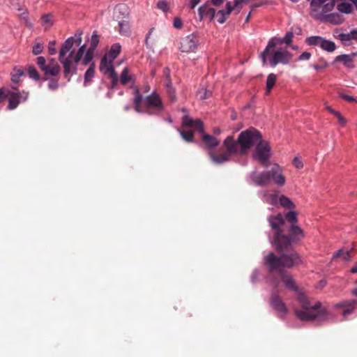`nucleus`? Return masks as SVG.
<instances>
[{
    "label": "nucleus",
    "instance_id": "obj_47",
    "mask_svg": "<svg viewBox=\"0 0 357 357\" xmlns=\"http://www.w3.org/2000/svg\"><path fill=\"white\" fill-rule=\"evenodd\" d=\"M116 12H119L123 16H127L129 14L128 8L125 4H119L115 8Z\"/></svg>",
    "mask_w": 357,
    "mask_h": 357
},
{
    "label": "nucleus",
    "instance_id": "obj_3",
    "mask_svg": "<svg viewBox=\"0 0 357 357\" xmlns=\"http://www.w3.org/2000/svg\"><path fill=\"white\" fill-rule=\"evenodd\" d=\"M133 94L134 109L138 114L155 116H160L163 114L165 105L160 96L155 91L143 97L139 88L135 87Z\"/></svg>",
    "mask_w": 357,
    "mask_h": 357
},
{
    "label": "nucleus",
    "instance_id": "obj_49",
    "mask_svg": "<svg viewBox=\"0 0 357 357\" xmlns=\"http://www.w3.org/2000/svg\"><path fill=\"white\" fill-rule=\"evenodd\" d=\"M59 88V82L55 79H49L48 89L52 91H55Z\"/></svg>",
    "mask_w": 357,
    "mask_h": 357
},
{
    "label": "nucleus",
    "instance_id": "obj_18",
    "mask_svg": "<svg viewBox=\"0 0 357 357\" xmlns=\"http://www.w3.org/2000/svg\"><path fill=\"white\" fill-rule=\"evenodd\" d=\"M269 172L270 181L273 180L275 183L282 186L285 183V178L282 174V169L278 164H274L273 167L268 171Z\"/></svg>",
    "mask_w": 357,
    "mask_h": 357
},
{
    "label": "nucleus",
    "instance_id": "obj_29",
    "mask_svg": "<svg viewBox=\"0 0 357 357\" xmlns=\"http://www.w3.org/2000/svg\"><path fill=\"white\" fill-rule=\"evenodd\" d=\"M121 50V46L120 43H116L113 44L110 50L107 53H106L104 56L109 59L110 61H114V60L119 56Z\"/></svg>",
    "mask_w": 357,
    "mask_h": 357
},
{
    "label": "nucleus",
    "instance_id": "obj_30",
    "mask_svg": "<svg viewBox=\"0 0 357 357\" xmlns=\"http://www.w3.org/2000/svg\"><path fill=\"white\" fill-rule=\"evenodd\" d=\"M280 276L287 288L292 291L297 290V287L295 284L293 278L291 275H287L286 272L284 271L282 273L280 274Z\"/></svg>",
    "mask_w": 357,
    "mask_h": 357
},
{
    "label": "nucleus",
    "instance_id": "obj_10",
    "mask_svg": "<svg viewBox=\"0 0 357 357\" xmlns=\"http://www.w3.org/2000/svg\"><path fill=\"white\" fill-rule=\"evenodd\" d=\"M357 305V301L354 299L341 301L333 305V308L336 310H341L342 319L344 321L349 319V317L354 313V310Z\"/></svg>",
    "mask_w": 357,
    "mask_h": 357
},
{
    "label": "nucleus",
    "instance_id": "obj_31",
    "mask_svg": "<svg viewBox=\"0 0 357 357\" xmlns=\"http://www.w3.org/2000/svg\"><path fill=\"white\" fill-rule=\"evenodd\" d=\"M95 63H91L89 68L86 70L84 76V86H87L93 82V79L95 76Z\"/></svg>",
    "mask_w": 357,
    "mask_h": 357
},
{
    "label": "nucleus",
    "instance_id": "obj_28",
    "mask_svg": "<svg viewBox=\"0 0 357 357\" xmlns=\"http://www.w3.org/2000/svg\"><path fill=\"white\" fill-rule=\"evenodd\" d=\"M225 149H226L225 147ZM227 150V149H225ZM231 154H229L227 151H226V153H222V154H220V155H215L213 153H211L209 156H210V158L211 160L213 161V163L216 164V165H221V164H223L226 162H228L229 160V155Z\"/></svg>",
    "mask_w": 357,
    "mask_h": 357
},
{
    "label": "nucleus",
    "instance_id": "obj_5",
    "mask_svg": "<svg viewBox=\"0 0 357 357\" xmlns=\"http://www.w3.org/2000/svg\"><path fill=\"white\" fill-rule=\"evenodd\" d=\"M268 221L271 227L275 230V233L271 243L275 246L278 252L288 250L292 247V242L289 236H287L281 229V226L284 224V219L281 213L275 215H270Z\"/></svg>",
    "mask_w": 357,
    "mask_h": 357
},
{
    "label": "nucleus",
    "instance_id": "obj_55",
    "mask_svg": "<svg viewBox=\"0 0 357 357\" xmlns=\"http://www.w3.org/2000/svg\"><path fill=\"white\" fill-rule=\"evenodd\" d=\"M259 275V272L258 269H257V268L254 269L252 273V275H251L252 283L255 284L257 282Z\"/></svg>",
    "mask_w": 357,
    "mask_h": 357
},
{
    "label": "nucleus",
    "instance_id": "obj_1",
    "mask_svg": "<svg viewBox=\"0 0 357 357\" xmlns=\"http://www.w3.org/2000/svg\"><path fill=\"white\" fill-rule=\"evenodd\" d=\"M255 145L252 158L264 167L269 165L271 148L269 142L262 139L261 132L251 127L242 131L236 139L229 135L223 141V146L229 154L246 155L252 147Z\"/></svg>",
    "mask_w": 357,
    "mask_h": 357
},
{
    "label": "nucleus",
    "instance_id": "obj_48",
    "mask_svg": "<svg viewBox=\"0 0 357 357\" xmlns=\"http://www.w3.org/2000/svg\"><path fill=\"white\" fill-rule=\"evenodd\" d=\"M43 49H44L43 43H37L33 46L32 53L34 55H38L43 52Z\"/></svg>",
    "mask_w": 357,
    "mask_h": 357
},
{
    "label": "nucleus",
    "instance_id": "obj_57",
    "mask_svg": "<svg viewBox=\"0 0 357 357\" xmlns=\"http://www.w3.org/2000/svg\"><path fill=\"white\" fill-rule=\"evenodd\" d=\"M340 96L342 99H344V100H347V101H348V102H357V99H356V98H354V96H351L347 95V94L341 93V94L340 95Z\"/></svg>",
    "mask_w": 357,
    "mask_h": 357
},
{
    "label": "nucleus",
    "instance_id": "obj_9",
    "mask_svg": "<svg viewBox=\"0 0 357 357\" xmlns=\"http://www.w3.org/2000/svg\"><path fill=\"white\" fill-rule=\"evenodd\" d=\"M263 264L270 273H278L279 275L284 271L281 255L278 257L273 252H269L263 257Z\"/></svg>",
    "mask_w": 357,
    "mask_h": 357
},
{
    "label": "nucleus",
    "instance_id": "obj_4",
    "mask_svg": "<svg viewBox=\"0 0 357 357\" xmlns=\"http://www.w3.org/2000/svg\"><path fill=\"white\" fill-rule=\"evenodd\" d=\"M298 301L302 310L295 311L296 316L301 321L314 320L321 324L330 318V313L326 307H322L321 303L317 301L312 305L307 298L303 294L298 295Z\"/></svg>",
    "mask_w": 357,
    "mask_h": 357
},
{
    "label": "nucleus",
    "instance_id": "obj_23",
    "mask_svg": "<svg viewBox=\"0 0 357 357\" xmlns=\"http://www.w3.org/2000/svg\"><path fill=\"white\" fill-rule=\"evenodd\" d=\"M216 15V10L214 8L209 7L206 4L202 5L198 8V15L199 20L202 21L204 17H208L211 22Z\"/></svg>",
    "mask_w": 357,
    "mask_h": 357
},
{
    "label": "nucleus",
    "instance_id": "obj_32",
    "mask_svg": "<svg viewBox=\"0 0 357 357\" xmlns=\"http://www.w3.org/2000/svg\"><path fill=\"white\" fill-rule=\"evenodd\" d=\"M113 61H110L107 57L104 56L101 59L99 69L105 75L108 73V70H111L113 67Z\"/></svg>",
    "mask_w": 357,
    "mask_h": 357
},
{
    "label": "nucleus",
    "instance_id": "obj_51",
    "mask_svg": "<svg viewBox=\"0 0 357 357\" xmlns=\"http://www.w3.org/2000/svg\"><path fill=\"white\" fill-rule=\"evenodd\" d=\"M292 163L294 165V167L298 169H301L303 167V161L298 157H295L292 160Z\"/></svg>",
    "mask_w": 357,
    "mask_h": 357
},
{
    "label": "nucleus",
    "instance_id": "obj_39",
    "mask_svg": "<svg viewBox=\"0 0 357 357\" xmlns=\"http://www.w3.org/2000/svg\"><path fill=\"white\" fill-rule=\"evenodd\" d=\"M196 96L199 100H204L212 96V92L204 87H202L197 90Z\"/></svg>",
    "mask_w": 357,
    "mask_h": 357
},
{
    "label": "nucleus",
    "instance_id": "obj_34",
    "mask_svg": "<svg viewBox=\"0 0 357 357\" xmlns=\"http://www.w3.org/2000/svg\"><path fill=\"white\" fill-rule=\"evenodd\" d=\"M18 10L21 12L19 16L20 19L24 21L25 26L28 28L31 29L33 27V24L29 21V13L27 9L23 8L20 6L18 8Z\"/></svg>",
    "mask_w": 357,
    "mask_h": 357
},
{
    "label": "nucleus",
    "instance_id": "obj_56",
    "mask_svg": "<svg viewBox=\"0 0 357 357\" xmlns=\"http://www.w3.org/2000/svg\"><path fill=\"white\" fill-rule=\"evenodd\" d=\"M107 74H109V78L111 79V80L119 79V77L116 72L115 71L114 67H112L111 70H108Z\"/></svg>",
    "mask_w": 357,
    "mask_h": 357
},
{
    "label": "nucleus",
    "instance_id": "obj_14",
    "mask_svg": "<svg viewBox=\"0 0 357 357\" xmlns=\"http://www.w3.org/2000/svg\"><path fill=\"white\" fill-rule=\"evenodd\" d=\"M36 60L38 66L44 72L45 75L55 77L60 73L61 69L58 63H55L53 66L46 64V59L42 56H38Z\"/></svg>",
    "mask_w": 357,
    "mask_h": 357
},
{
    "label": "nucleus",
    "instance_id": "obj_58",
    "mask_svg": "<svg viewBox=\"0 0 357 357\" xmlns=\"http://www.w3.org/2000/svg\"><path fill=\"white\" fill-rule=\"evenodd\" d=\"M13 73H14L15 75L19 76V77H22L23 75H24V70H22V68H17V67H15L13 70Z\"/></svg>",
    "mask_w": 357,
    "mask_h": 357
},
{
    "label": "nucleus",
    "instance_id": "obj_38",
    "mask_svg": "<svg viewBox=\"0 0 357 357\" xmlns=\"http://www.w3.org/2000/svg\"><path fill=\"white\" fill-rule=\"evenodd\" d=\"M337 9L340 13L344 14H349L353 10L351 4L348 2H342L337 4Z\"/></svg>",
    "mask_w": 357,
    "mask_h": 357
},
{
    "label": "nucleus",
    "instance_id": "obj_45",
    "mask_svg": "<svg viewBox=\"0 0 357 357\" xmlns=\"http://www.w3.org/2000/svg\"><path fill=\"white\" fill-rule=\"evenodd\" d=\"M99 43V36L96 31H93L91 38L90 45L88 49L94 51Z\"/></svg>",
    "mask_w": 357,
    "mask_h": 357
},
{
    "label": "nucleus",
    "instance_id": "obj_17",
    "mask_svg": "<svg viewBox=\"0 0 357 357\" xmlns=\"http://www.w3.org/2000/svg\"><path fill=\"white\" fill-rule=\"evenodd\" d=\"M249 178L258 186H265L270 183L269 172L268 171L257 174L255 169L250 172Z\"/></svg>",
    "mask_w": 357,
    "mask_h": 357
},
{
    "label": "nucleus",
    "instance_id": "obj_26",
    "mask_svg": "<svg viewBox=\"0 0 357 357\" xmlns=\"http://www.w3.org/2000/svg\"><path fill=\"white\" fill-rule=\"evenodd\" d=\"M128 67H125L123 68V70H122L121 75H120V77H119V81L121 82V84L123 86L126 85L128 82H132V84L131 86L132 88H135L136 86L134 87V83L135 82V77L134 75H128Z\"/></svg>",
    "mask_w": 357,
    "mask_h": 357
},
{
    "label": "nucleus",
    "instance_id": "obj_63",
    "mask_svg": "<svg viewBox=\"0 0 357 357\" xmlns=\"http://www.w3.org/2000/svg\"><path fill=\"white\" fill-rule=\"evenodd\" d=\"M200 2V0H190L188 6L193 9L196 7V6Z\"/></svg>",
    "mask_w": 357,
    "mask_h": 357
},
{
    "label": "nucleus",
    "instance_id": "obj_44",
    "mask_svg": "<svg viewBox=\"0 0 357 357\" xmlns=\"http://www.w3.org/2000/svg\"><path fill=\"white\" fill-rule=\"evenodd\" d=\"M41 25L45 26V29L50 27L52 25V15L51 14H45L42 15Z\"/></svg>",
    "mask_w": 357,
    "mask_h": 357
},
{
    "label": "nucleus",
    "instance_id": "obj_33",
    "mask_svg": "<svg viewBox=\"0 0 357 357\" xmlns=\"http://www.w3.org/2000/svg\"><path fill=\"white\" fill-rule=\"evenodd\" d=\"M320 48L325 52L331 53L336 50V45L333 41L324 38Z\"/></svg>",
    "mask_w": 357,
    "mask_h": 357
},
{
    "label": "nucleus",
    "instance_id": "obj_2",
    "mask_svg": "<svg viewBox=\"0 0 357 357\" xmlns=\"http://www.w3.org/2000/svg\"><path fill=\"white\" fill-rule=\"evenodd\" d=\"M82 33L68 38L62 44L59 53V61L63 68V77L69 82L77 72L78 63L86 53V45H81Z\"/></svg>",
    "mask_w": 357,
    "mask_h": 357
},
{
    "label": "nucleus",
    "instance_id": "obj_42",
    "mask_svg": "<svg viewBox=\"0 0 357 357\" xmlns=\"http://www.w3.org/2000/svg\"><path fill=\"white\" fill-rule=\"evenodd\" d=\"M93 50H91L89 49H87L86 53L83 56L82 59V64L84 66H87L89 63H93Z\"/></svg>",
    "mask_w": 357,
    "mask_h": 357
},
{
    "label": "nucleus",
    "instance_id": "obj_60",
    "mask_svg": "<svg viewBox=\"0 0 357 357\" xmlns=\"http://www.w3.org/2000/svg\"><path fill=\"white\" fill-rule=\"evenodd\" d=\"M163 77L165 79H171V71L168 67L163 69Z\"/></svg>",
    "mask_w": 357,
    "mask_h": 357
},
{
    "label": "nucleus",
    "instance_id": "obj_19",
    "mask_svg": "<svg viewBox=\"0 0 357 357\" xmlns=\"http://www.w3.org/2000/svg\"><path fill=\"white\" fill-rule=\"evenodd\" d=\"M199 134L205 144V147L208 151V155H210L211 153H213L219 145L220 141L215 137L206 134L204 129L202 130V132H199Z\"/></svg>",
    "mask_w": 357,
    "mask_h": 357
},
{
    "label": "nucleus",
    "instance_id": "obj_15",
    "mask_svg": "<svg viewBox=\"0 0 357 357\" xmlns=\"http://www.w3.org/2000/svg\"><path fill=\"white\" fill-rule=\"evenodd\" d=\"M270 305L273 307V309L278 313V315L280 318H284L287 313V308L282 301L281 298L277 295H272L270 299Z\"/></svg>",
    "mask_w": 357,
    "mask_h": 357
},
{
    "label": "nucleus",
    "instance_id": "obj_53",
    "mask_svg": "<svg viewBox=\"0 0 357 357\" xmlns=\"http://www.w3.org/2000/svg\"><path fill=\"white\" fill-rule=\"evenodd\" d=\"M173 26L175 29H181L183 26V21L180 17H175L173 21Z\"/></svg>",
    "mask_w": 357,
    "mask_h": 357
},
{
    "label": "nucleus",
    "instance_id": "obj_12",
    "mask_svg": "<svg viewBox=\"0 0 357 357\" xmlns=\"http://www.w3.org/2000/svg\"><path fill=\"white\" fill-rule=\"evenodd\" d=\"M28 96V91H12L9 89L8 109L9 110L15 109L21 102H25Z\"/></svg>",
    "mask_w": 357,
    "mask_h": 357
},
{
    "label": "nucleus",
    "instance_id": "obj_11",
    "mask_svg": "<svg viewBox=\"0 0 357 357\" xmlns=\"http://www.w3.org/2000/svg\"><path fill=\"white\" fill-rule=\"evenodd\" d=\"M197 36L195 33H190L181 39L179 50L182 52H195L198 46Z\"/></svg>",
    "mask_w": 357,
    "mask_h": 357
},
{
    "label": "nucleus",
    "instance_id": "obj_54",
    "mask_svg": "<svg viewBox=\"0 0 357 357\" xmlns=\"http://www.w3.org/2000/svg\"><path fill=\"white\" fill-rule=\"evenodd\" d=\"M311 54L308 52H304L298 57V61H307L310 59Z\"/></svg>",
    "mask_w": 357,
    "mask_h": 357
},
{
    "label": "nucleus",
    "instance_id": "obj_16",
    "mask_svg": "<svg viewBox=\"0 0 357 357\" xmlns=\"http://www.w3.org/2000/svg\"><path fill=\"white\" fill-rule=\"evenodd\" d=\"M236 8H238V2H234V4H231L230 1H227L225 9L216 11L215 16L218 23L224 24Z\"/></svg>",
    "mask_w": 357,
    "mask_h": 357
},
{
    "label": "nucleus",
    "instance_id": "obj_46",
    "mask_svg": "<svg viewBox=\"0 0 357 357\" xmlns=\"http://www.w3.org/2000/svg\"><path fill=\"white\" fill-rule=\"evenodd\" d=\"M156 8L165 13H167L169 9V4L166 0H159L156 4Z\"/></svg>",
    "mask_w": 357,
    "mask_h": 357
},
{
    "label": "nucleus",
    "instance_id": "obj_52",
    "mask_svg": "<svg viewBox=\"0 0 357 357\" xmlns=\"http://www.w3.org/2000/svg\"><path fill=\"white\" fill-rule=\"evenodd\" d=\"M55 45H56V42L54 40L49 42L47 49H48L49 54L50 55H54L56 54V51Z\"/></svg>",
    "mask_w": 357,
    "mask_h": 357
},
{
    "label": "nucleus",
    "instance_id": "obj_27",
    "mask_svg": "<svg viewBox=\"0 0 357 357\" xmlns=\"http://www.w3.org/2000/svg\"><path fill=\"white\" fill-rule=\"evenodd\" d=\"M164 87L171 102H175L176 100V91L173 86L172 79L164 80Z\"/></svg>",
    "mask_w": 357,
    "mask_h": 357
},
{
    "label": "nucleus",
    "instance_id": "obj_21",
    "mask_svg": "<svg viewBox=\"0 0 357 357\" xmlns=\"http://www.w3.org/2000/svg\"><path fill=\"white\" fill-rule=\"evenodd\" d=\"M335 37L340 40L344 46H349L351 40L357 41V29H352L349 33H339Z\"/></svg>",
    "mask_w": 357,
    "mask_h": 357
},
{
    "label": "nucleus",
    "instance_id": "obj_6",
    "mask_svg": "<svg viewBox=\"0 0 357 357\" xmlns=\"http://www.w3.org/2000/svg\"><path fill=\"white\" fill-rule=\"evenodd\" d=\"M291 59L292 54L286 48L277 47L268 50V53L266 56V61L262 63L263 65L268 63L271 67H275L279 63L287 65L291 62Z\"/></svg>",
    "mask_w": 357,
    "mask_h": 357
},
{
    "label": "nucleus",
    "instance_id": "obj_22",
    "mask_svg": "<svg viewBox=\"0 0 357 357\" xmlns=\"http://www.w3.org/2000/svg\"><path fill=\"white\" fill-rule=\"evenodd\" d=\"M320 22H327L333 24L338 25L341 24L343 22V18L341 14L338 13H328L321 16L320 18L317 19Z\"/></svg>",
    "mask_w": 357,
    "mask_h": 357
},
{
    "label": "nucleus",
    "instance_id": "obj_62",
    "mask_svg": "<svg viewBox=\"0 0 357 357\" xmlns=\"http://www.w3.org/2000/svg\"><path fill=\"white\" fill-rule=\"evenodd\" d=\"M226 0H211V3L215 7H220Z\"/></svg>",
    "mask_w": 357,
    "mask_h": 357
},
{
    "label": "nucleus",
    "instance_id": "obj_43",
    "mask_svg": "<svg viewBox=\"0 0 357 357\" xmlns=\"http://www.w3.org/2000/svg\"><path fill=\"white\" fill-rule=\"evenodd\" d=\"M26 72L29 78L35 81H38L40 79V75L34 66H29L27 68Z\"/></svg>",
    "mask_w": 357,
    "mask_h": 357
},
{
    "label": "nucleus",
    "instance_id": "obj_8",
    "mask_svg": "<svg viewBox=\"0 0 357 357\" xmlns=\"http://www.w3.org/2000/svg\"><path fill=\"white\" fill-rule=\"evenodd\" d=\"M294 37V33L291 31H288L286 33L284 37L278 38V37H272L268 42L266 48L260 54V58L261 61L265 62L266 56L267 53H268V50L274 49L278 46H280L282 44L285 43L287 45H289L292 42V38Z\"/></svg>",
    "mask_w": 357,
    "mask_h": 357
},
{
    "label": "nucleus",
    "instance_id": "obj_7",
    "mask_svg": "<svg viewBox=\"0 0 357 357\" xmlns=\"http://www.w3.org/2000/svg\"><path fill=\"white\" fill-rule=\"evenodd\" d=\"M285 220L290 223L289 229V236L291 238L292 244L296 243L303 237V231L300 227L298 226V214L295 211L290 209L284 215Z\"/></svg>",
    "mask_w": 357,
    "mask_h": 357
},
{
    "label": "nucleus",
    "instance_id": "obj_41",
    "mask_svg": "<svg viewBox=\"0 0 357 357\" xmlns=\"http://www.w3.org/2000/svg\"><path fill=\"white\" fill-rule=\"evenodd\" d=\"M277 80V76L274 73H271L268 75L266 79V90L269 92L275 86Z\"/></svg>",
    "mask_w": 357,
    "mask_h": 357
},
{
    "label": "nucleus",
    "instance_id": "obj_37",
    "mask_svg": "<svg viewBox=\"0 0 357 357\" xmlns=\"http://www.w3.org/2000/svg\"><path fill=\"white\" fill-rule=\"evenodd\" d=\"M323 39L324 38L319 36H312L307 37L305 42L308 45L317 46L320 47Z\"/></svg>",
    "mask_w": 357,
    "mask_h": 357
},
{
    "label": "nucleus",
    "instance_id": "obj_35",
    "mask_svg": "<svg viewBox=\"0 0 357 357\" xmlns=\"http://www.w3.org/2000/svg\"><path fill=\"white\" fill-rule=\"evenodd\" d=\"M119 33L123 36H128L130 34V25L126 20L119 22Z\"/></svg>",
    "mask_w": 357,
    "mask_h": 357
},
{
    "label": "nucleus",
    "instance_id": "obj_64",
    "mask_svg": "<svg viewBox=\"0 0 357 357\" xmlns=\"http://www.w3.org/2000/svg\"><path fill=\"white\" fill-rule=\"evenodd\" d=\"M12 82L15 83H20V77L15 75L14 73H11V77H10Z\"/></svg>",
    "mask_w": 357,
    "mask_h": 357
},
{
    "label": "nucleus",
    "instance_id": "obj_13",
    "mask_svg": "<svg viewBox=\"0 0 357 357\" xmlns=\"http://www.w3.org/2000/svg\"><path fill=\"white\" fill-rule=\"evenodd\" d=\"M291 248V247L289 248L288 250H285V252L289 251ZM280 252L284 270L285 268H291L302 262L300 255L295 251H292L289 253H284V251Z\"/></svg>",
    "mask_w": 357,
    "mask_h": 357
},
{
    "label": "nucleus",
    "instance_id": "obj_59",
    "mask_svg": "<svg viewBox=\"0 0 357 357\" xmlns=\"http://www.w3.org/2000/svg\"><path fill=\"white\" fill-rule=\"evenodd\" d=\"M335 116L338 119L339 123L342 126H345L347 123V120L342 116V114L338 112L337 113H335Z\"/></svg>",
    "mask_w": 357,
    "mask_h": 357
},
{
    "label": "nucleus",
    "instance_id": "obj_36",
    "mask_svg": "<svg viewBox=\"0 0 357 357\" xmlns=\"http://www.w3.org/2000/svg\"><path fill=\"white\" fill-rule=\"evenodd\" d=\"M279 201L280 205L284 208L294 209L296 207V205L294 204V202L285 195H281L279 197Z\"/></svg>",
    "mask_w": 357,
    "mask_h": 357
},
{
    "label": "nucleus",
    "instance_id": "obj_20",
    "mask_svg": "<svg viewBox=\"0 0 357 357\" xmlns=\"http://www.w3.org/2000/svg\"><path fill=\"white\" fill-rule=\"evenodd\" d=\"M182 126L187 128H195L198 132H202L204 129L203 122L199 119H193L188 114L184 115L181 119Z\"/></svg>",
    "mask_w": 357,
    "mask_h": 357
},
{
    "label": "nucleus",
    "instance_id": "obj_61",
    "mask_svg": "<svg viewBox=\"0 0 357 357\" xmlns=\"http://www.w3.org/2000/svg\"><path fill=\"white\" fill-rule=\"evenodd\" d=\"M328 66V63L326 61H324L322 65H314L313 68L319 71L321 69L326 68Z\"/></svg>",
    "mask_w": 357,
    "mask_h": 357
},
{
    "label": "nucleus",
    "instance_id": "obj_50",
    "mask_svg": "<svg viewBox=\"0 0 357 357\" xmlns=\"http://www.w3.org/2000/svg\"><path fill=\"white\" fill-rule=\"evenodd\" d=\"M9 95L8 88H0V102L3 101Z\"/></svg>",
    "mask_w": 357,
    "mask_h": 357
},
{
    "label": "nucleus",
    "instance_id": "obj_40",
    "mask_svg": "<svg viewBox=\"0 0 357 357\" xmlns=\"http://www.w3.org/2000/svg\"><path fill=\"white\" fill-rule=\"evenodd\" d=\"M181 137L188 142H193L194 132L192 130H181L178 129Z\"/></svg>",
    "mask_w": 357,
    "mask_h": 357
},
{
    "label": "nucleus",
    "instance_id": "obj_24",
    "mask_svg": "<svg viewBox=\"0 0 357 357\" xmlns=\"http://www.w3.org/2000/svg\"><path fill=\"white\" fill-rule=\"evenodd\" d=\"M258 195L264 202L272 206H276L278 204L279 198L276 193H268L266 191H260Z\"/></svg>",
    "mask_w": 357,
    "mask_h": 357
},
{
    "label": "nucleus",
    "instance_id": "obj_25",
    "mask_svg": "<svg viewBox=\"0 0 357 357\" xmlns=\"http://www.w3.org/2000/svg\"><path fill=\"white\" fill-rule=\"evenodd\" d=\"M341 62L343 66L349 69H354L356 66L354 65V61L351 58L350 55L347 54H342L337 56L333 62Z\"/></svg>",
    "mask_w": 357,
    "mask_h": 357
}]
</instances>
